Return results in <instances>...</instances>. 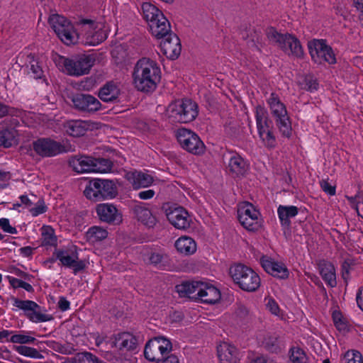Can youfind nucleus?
Segmentation results:
<instances>
[{
    "label": "nucleus",
    "mask_w": 363,
    "mask_h": 363,
    "mask_svg": "<svg viewBox=\"0 0 363 363\" xmlns=\"http://www.w3.org/2000/svg\"><path fill=\"white\" fill-rule=\"evenodd\" d=\"M132 77L135 89L149 92L154 91L159 84L161 70L155 60L143 57L135 64Z\"/></svg>",
    "instance_id": "1"
},
{
    "label": "nucleus",
    "mask_w": 363,
    "mask_h": 363,
    "mask_svg": "<svg viewBox=\"0 0 363 363\" xmlns=\"http://www.w3.org/2000/svg\"><path fill=\"white\" fill-rule=\"evenodd\" d=\"M142 11L150 32L155 38H163L172 33L169 21L155 5L145 2L142 5Z\"/></svg>",
    "instance_id": "2"
},
{
    "label": "nucleus",
    "mask_w": 363,
    "mask_h": 363,
    "mask_svg": "<svg viewBox=\"0 0 363 363\" xmlns=\"http://www.w3.org/2000/svg\"><path fill=\"white\" fill-rule=\"evenodd\" d=\"M53 61L61 72L73 76L86 74L94 64L95 57L84 55L74 59H68L59 55H53Z\"/></svg>",
    "instance_id": "3"
},
{
    "label": "nucleus",
    "mask_w": 363,
    "mask_h": 363,
    "mask_svg": "<svg viewBox=\"0 0 363 363\" xmlns=\"http://www.w3.org/2000/svg\"><path fill=\"white\" fill-rule=\"evenodd\" d=\"M229 276L235 284L245 291H255L260 286L259 274L251 267L243 264H235L229 268Z\"/></svg>",
    "instance_id": "4"
},
{
    "label": "nucleus",
    "mask_w": 363,
    "mask_h": 363,
    "mask_svg": "<svg viewBox=\"0 0 363 363\" xmlns=\"http://www.w3.org/2000/svg\"><path fill=\"white\" fill-rule=\"evenodd\" d=\"M69 165L72 169L81 174H106L111 171V161L89 155L75 156L70 159Z\"/></svg>",
    "instance_id": "5"
},
{
    "label": "nucleus",
    "mask_w": 363,
    "mask_h": 363,
    "mask_svg": "<svg viewBox=\"0 0 363 363\" xmlns=\"http://www.w3.org/2000/svg\"><path fill=\"white\" fill-rule=\"evenodd\" d=\"M81 41L86 45H96L107 37L105 23L102 20L82 19L78 23Z\"/></svg>",
    "instance_id": "6"
},
{
    "label": "nucleus",
    "mask_w": 363,
    "mask_h": 363,
    "mask_svg": "<svg viewBox=\"0 0 363 363\" xmlns=\"http://www.w3.org/2000/svg\"><path fill=\"white\" fill-rule=\"evenodd\" d=\"M165 115L172 121L179 123H189L198 115L197 104L191 99L177 100L169 104Z\"/></svg>",
    "instance_id": "7"
},
{
    "label": "nucleus",
    "mask_w": 363,
    "mask_h": 363,
    "mask_svg": "<svg viewBox=\"0 0 363 363\" xmlns=\"http://www.w3.org/2000/svg\"><path fill=\"white\" fill-rule=\"evenodd\" d=\"M49 23L59 38L66 45H72L81 40L74 26L65 17L52 15L49 18Z\"/></svg>",
    "instance_id": "8"
},
{
    "label": "nucleus",
    "mask_w": 363,
    "mask_h": 363,
    "mask_svg": "<svg viewBox=\"0 0 363 363\" xmlns=\"http://www.w3.org/2000/svg\"><path fill=\"white\" fill-rule=\"evenodd\" d=\"M240 223L248 231H257L262 227V218L259 210L252 203L244 201L238 206Z\"/></svg>",
    "instance_id": "9"
},
{
    "label": "nucleus",
    "mask_w": 363,
    "mask_h": 363,
    "mask_svg": "<svg viewBox=\"0 0 363 363\" xmlns=\"http://www.w3.org/2000/svg\"><path fill=\"white\" fill-rule=\"evenodd\" d=\"M257 132L262 145L272 149L276 147L277 140L268 124V113L264 107L257 106L255 108Z\"/></svg>",
    "instance_id": "10"
},
{
    "label": "nucleus",
    "mask_w": 363,
    "mask_h": 363,
    "mask_svg": "<svg viewBox=\"0 0 363 363\" xmlns=\"http://www.w3.org/2000/svg\"><path fill=\"white\" fill-rule=\"evenodd\" d=\"M176 136L179 144L184 150L196 155L204 154L206 146L194 132L186 128H181L177 130Z\"/></svg>",
    "instance_id": "11"
},
{
    "label": "nucleus",
    "mask_w": 363,
    "mask_h": 363,
    "mask_svg": "<svg viewBox=\"0 0 363 363\" xmlns=\"http://www.w3.org/2000/svg\"><path fill=\"white\" fill-rule=\"evenodd\" d=\"M171 342L164 337H157L146 344L145 357L150 362H159L172 350Z\"/></svg>",
    "instance_id": "12"
},
{
    "label": "nucleus",
    "mask_w": 363,
    "mask_h": 363,
    "mask_svg": "<svg viewBox=\"0 0 363 363\" xmlns=\"http://www.w3.org/2000/svg\"><path fill=\"white\" fill-rule=\"evenodd\" d=\"M308 48L313 61L318 64L336 62L335 55L324 40L313 39L308 42Z\"/></svg>",
    "instance_id": "13"
},
{
    "label": "nucleus",
    "mask_w": 363,
    "mask_h": 363,
    "mask_svg": "<svg viewBox=\"0 0 363 363\" xmlns=\"http://www.w3.org/2000/svg\"><path fill=\"white\" fill-rule=\"evenodd\" d=\"M125 178L135 190L163 183V180L157 177L154 172L147 170L128 172L125 174Z\"/></svg>",
    "instance_id": "14"
},
{
    "label": "nucleus",
    "mask_w": 363,
    "mask_h": 363,
    "mask_svg": "<svg viewBox=\"0 0 363 363\" xmlns=\"http://www.w3.org/2000/svg\"><path fill=\"white\" fill-rule=\"evenodd\" d=\"M54 256L56 259L60 261L61 264L72 267L75 271L82 269L84 267L83 262H78L77 248L72 244L56 250L54 252Z\"/></svg>",
    "instance_id": "15"
},
{
    "label": "nucleus",
    "mask_w": 363,
    "mask_h": 363,
    "mask_svg": "<svg viewBox=\"0 0 363 363\" xmlns=\"http://www.w3.org/2000/svg\"><path fill=\"white\" fill-rule=\"evenodd\" d=\"M169 222L177 229L186 230L192 222V218L188 211L182 207L169 208L166 211Z\"/></svg>",
    "instance_id": "16"
},
{
    "label": "nucleus",
    "mask_w": 363,
    "mask_h": 363,
    "mask_svg": "<svg viewBox=\"0 0 363 363\" xmlns=\"http://www.w3.org/2000/svg\"><path fill=\"white\" fill-rule=\"evenodd\" d=\"M96 212L99 218L105 223L119 225L122 223L123 216L116 206L109 203H99L96 207Z\"/></svg>",
    "instance_id": "17"
},
{
    "label": "nucleus",
    "mask_w": 363,
    "mask_h": 363,
    "mask_svg": "<svg viewBox=\"0 0 363 363\" xmlns=\"http://www.w3.org/2000/svg\"><path fill=\"white\" fill-rule=\"evenodd\" d=\"M260 264L267 274L278 279H284L289 275V272L283 262L269 256H262L260 258Z\"/></svg>",
    "instance_id": "18"
},
{
    "label": "nucleus",
    "mask_w": 363,
    "mask_h": 363,
    "mask_svg": "<svg viewBox=\"0 0 363 363\" xmlns=\"http://www.w3.org/2000/svg\"><path fill=\"white\" fill-rule=\"evenodd\" d=\"M160 50L168 59H177L182 51V45L179 37L173 33L164 37L160 43Z\"/></svg>",
    "instance_id": "19"
},
{
    "label": "nucleus",
    "mask_w": 363,
    "mask_h": 363,
    "mask_svg": "<svg viewBox=\"0 0 363 363\" xmlns=\"http://www.w3.org/2000/svg\"><path fill=\"white\" fill-rule=\"evenodd\" d=\"M223 160L227 164L228 171L235 176L242 175L248 169L247 161L237 152H226Z\"/></svg>",
    "instance_id": "20"
},
{
    "label": "nucleus",
    "mask_w": 363,
    "mask_h": 363,
    "mask_svg": "<svg viewBox=\"0 0 363 363\" xmlns=\"http://www.w3.org/2000/svg\"><path fill=\"white\" fill-rule=\"evenodd\" d=\"M221 294L219 289L211 281H201L197 299L206 303L214 304L220 299Z\"/></svg>",
    "instance_id": "21"
},
{
    "label": "nucleus",
    "mask_w": 363,
    "mask_h": 363,
    "mask_svg": "<svg viewBox=\"0 0 363 363\" xmlns=\"http://www.w3.org/2000/svg\"><path fill=\"white\" fill-rule=\"evenodd\" d=\"M99 128V124L90 121H69L65 125L66 133L74 137H79L85 134L88 130H93Z\"/></svg>",
    "instance_id": "22"
},
{
    "label": "nucleus",
    "mask_w": 363,
    "mask_h": 363,
    "mask_svg": "<svg viewBox=\"0 0 363 363\" xmlns=\"http://www.w3.org/2000/svg\"><path fill=\"white\" fill-rule=\"evenodd\" d=\"M33 145L34 151L43 157H52L61 152V146L59 143L51 139H38L33 142Z\"/></svg>",
    "instance_id": "23"
},
{
    "label": "nucleus",
    "mask_w": 363,
    "mask_h": 363,
    "mask_svg": "<svg viewBox=\"0 0 363 363\" xmlns=\"http://www.w3.org/2000/svg\"><path fill=\"white\" fill-rule=\"evenodd\" d=\"M74 106L79 110L86 112H94L101 108L100 101L89 94H77L72 97Z\"/></svg>",
    "instance_id": "24"
},
{
    "label": "nucleus",
    "mask_w": 363,
    "mask_h": 363,
    "mask_svg": "<svg viewBox=\"0 0 363 363\" xmlns=\"http://www.w3.org/2000/svg\"><path fill=\"white\" fill-rule=\"evenodd\" d=\"M217 354L220 363H238L240 360L237 348L228 342H223L218 345Z\"/></svg>",
    "instance_id": "25"
},
{
    "label": "nucleus",
    "mask_w": 363,
    "mask_h": 363,
    "mask_svg": "<svg viewBox=\"0 0 363 363\" xmlns=\"http://www.w3.org/2000/svg\"><path fill=\"white\" fill-rule=\"evenodd\" d=\"M177 252L184 256H191L197 251V243L194 238L188 235H182L174 242Z\"/></svg>",
    "instance_id": "26"
},
{
    "label": "nucleus",
    "mask_w": 363,
    "mask_h": 363,
    "mask_svg": "<svg viewBox=\"0 0 363 363\" xmlns=\"http://www.w3.org/2000/svg\"><path fill=\"white\" fill-rule=\"evenodd\" d=\"M98 182L100 200H110L116 197L118 185L116 181L98 178Z\"/></svg>",
    "instance_id": "27"
},
{
    "label": "nucleus",
    "mask_w": 363,
    "mask_h": 363,
    "mask_svg": "<svg viewBox=\"0 0 363 363\" xmlns=\"http://www.w3.org/2000/svg\"><path fill=\"white\" fill-rule=\"evenodd\" d=\"M281 47L286 53L295 57H301L303 52L298 38L289 33L285 34V38Z\"/></svg>",
    "instance_id": "28"
},
{
    "label": "nucleus",
    "mask_w": 363,
    "mask_h": 363,
    "mask_svg": "<svg viewBox=\"0 0 363 363\" xmlns=\"http://www.w3.org/2000/svg\"><path fill=\"white\" fill-rule=\"evenodd\" d=\"M19 62L22 63L23 66L30 67V69L34 78L40 79L43 75L42 67L39 65L38 60L34 55L29 54L26 55L25 53H21L18 57Z\"/></svg>",
    "instance_id": "29"
},
{
    "label": "nucleus",
    "mask_w": 363,
    "mask_h": 363,
    "mask_svg": "<svg viewBox=\"0 0 363 363\" xmlns=\"http://www.w3.org/2000/svg\"><path fill=\"white\" fill-rule=\"evenodd\" d=\"M287 357L289 363H308V356L305 348L297 343L289 347Z\"/></svg>",
    "instance_id": "30"
},
{
    "label": "nucleus",
    "mask_w": 363,
    "mask_h": 363,
    "mask_svg": "<svg viewBox=\"0 0 363 363\" xmlns=\"http://www.w3.org/2000/svg\"><path fill=\"white\" fill-rule=\"evenodd\" d=\"M201 282V281L182 282L176 286V289L182 297L195 298L197 299V294Z\"/></svg>",
    "instance_id": "31"
},
{
    "label": "nucleus",
    "mask_w": 363,
    "mask_h": 363,
    "mask_svg": "<svg viewBox=\"0 0 363 363\" xmlns=\"http://www.w3.org/2000/svg\"><path fill=\"white\" fill-rule=\"evenodd\" d=\"M7 114H10L12 116H21L22 118V121L25 123L28 126L33 125V123L30 120H33L35 115L32 113H25L20 110H16L14 108H9L6 106L0 103V117H3Z\"/></svg>",
    "instance_id": "32"
},
{
    "label": "nucleus",
    "mask_w": 363,
    "mask_h": 363,
    "mask_svg": "<svg viewBox=\"0 0 363 363\" xmlns=\"http://www.w3.org/2000/svg\"><path fill=\"white\" fill-rule=\"evenodd\" d=\"M320 273L325 283L334 287L336 284V274L334 266L329 262H322L320 264Z\"/></svg>",
    "instance_id": "33"
},
{
    "label": "nucleus",
    "mask_w": 363,
    "mask_h": 363,
    "mask_svg": "<svg viewBox=\"0 0 363 363\" xmlns=\"http://www.w3.org/2000/svg\"><path fill=\"white\" fill-rule=\"evenodd\" d=\"M120 89L113 83H107L99 91V97L105 102L112 101L116 99L119 95Z\"/></svg>",
    "instance_id": "34"
},
{
    "label": "nucleus",
    "mask_w": 363,
    "mask_h": 363,
    "mask_svg": "<svg viewBox=\"0 0 363 363\" xmlns=\"http://www.w3.org/2000/svg\"><path fill=\"white\" fill-rule=\"evenodd\" d=\"M135 213L138 220L146 226L151 228L155 225L156 219L147 208L137 206L135 208Z\"/></svg>",
    "instance_id": "35"
},
{
    "label": "nucleus",
    "mask_w": 363,
    "mask_h": 363,
    "mask_svg": "<svg viewBox=\"0 0 363 363\" xmlns=\"http://www.w3.org/2000/svg\"><path fill=\"white\" fill-rule=\"evenodd\" d=\"M267 101L272 114L277 118L287 115L285 106L280 101L279 96L276 94L272 93Z\"/></svg>",
    "instance_id": "36"
},
{
    "label": "nucleus",
    "mask_w": 363,
    "mask_h": 363,
    "mask_svg": "<svg viewBox=\"0 0 363 363\" xmlns=\"http://www.w3.org/2000/svg\"><path fill=\"white\" fill-rule=\"evenodd\" d=\"M298 208L294 206H279L277 209L279 218L282 225H289L290 220L298 214Z\"/></svg>",
    "instance_id": "37"
},
{
    "label": "nucleus",
    "mask_w": 363,
    "mask_h": 363,
    "mask_svg": "<svg viewBox=\"0 0 363 363\" xmlns=\"http://www.w3.org/2000/svg\"><path fill=\"white\" fill-rule=\"evenodd\" d=\"M332 318L334 325L338 331L342 333L348 332L350 329V323L347 316L343 315L341 311L334 309L332 313Z\"/></svg>",
    "instance_id": "38"
},
{
    "label": "nucleus",
    "mask_w": 363,
    "mask_h": 363,
    "mask_svg": "<svg viewBox=\"0 0 363 363\" xmlns=\"http://www.w3.org/2000/svg\"><path fill=\"white\" fill-rule=\"evenodd\" d=\"M107 236L108 231L100 226L91 227L86 233V239L91 244L99 242L106 239Z\"/></svg>",
    "instance_id": "39"
},
{
    "label": "nucleus",
    "mask_w": 363,
    "mask_h": 363,
    "mask_svg": "<svg viewBox=\"0 0 363 363\" xmlns=\"http://www.w3.org/2000/svg\"><path fill=\"white\" fill-rule=\"evenodd\" d=\"M136 345V338L129 333H123L116 336L115 345L119 349L132 350Z\"/></svg>",
    "instance_id": "40"
},
{
    "label": "nucleus",
    "mask_w": 363,
    "mask_h": 363,
    "mask_svg": "<svg viewBox=\"0 0 363 363\" xmlns=\"http://www.w3.org/2000/svg\"><path fill=\"white\" fill-rule=\"evenodd\" d=\"M84 194L86 199L91 201H100L98 178L92 179L87 183L84 190Z\"/></svg>",
    "instance_id": "41"
},
{
    "label": "nucleus",
    "mask_w": 363,
    "mask_h": 363,
    "mask_svg": "<svg viewBox=\"0 0 363 363\" xmlns=\"http://www.w3.org/2000/svg\"><path fill=\"white\" fill-rule=\"evenodd\" d=\"M57 237L52 228L48 225L43 226L41 228V242L44 246H55L57 245Z\"/></svg>",
    "instance_id": "42"
},
{
    "label": "nucleus",
    "mask_w": 363,
    "mask_h": 363,
    "mask_svg": "<svg viewBox=\"0 0 363 363\" xmlns=\"http://www.w3.org/2000/svg\"><path fill=\"white\" fill-rule=\"evenodd\" d=\"M277 123L281 135L288 138H290L292 135V128L289 116L286 115L277 118Z\"/></svg>",
    "instance_id": "43"
},
{
    "label": "nucleus",
    "mask_w": 363,
    "mask_h": 363,
    "mask_svg": "<svg viewBox=\"0 0 363 363\" xmlns=\"http://www.w3.org/2000/svg\"><path fill=\"white\" fill-rule=\"evenodd\" d=\"M29 334L30 333L24 331L18 334L12 333L10 335L9 342L21 345L33 343L35 342V339Z\"/></svg>",
    "instance_id": "44"
},
{
    "label": "nucleus",
    "mask_w": 363,
    "mask_h": 363,
    "mask_svg": "<svg viewBox=\"0 0 363 363\" xmlns=\"http://www.w3.org/2000/svg\"><path fill=\"white\" fill-rule=\"evenodd\" d=\"M75 363H105L90 352H85L78 353L74 357Z\"/></svg>",
    "instance_id": "45"
},
{
    "label": "nucleus",
    "mask_w": 363,
    "mask_h": 363,
    "mask_svg": "<svg viewBox=\"0 0 363 363\" xmlns=\"http://www.w3.org/2000/svg\"><path fill=\"white\" fill-rule=\"evenodd\" d=\"M16 142V135L13 130H6L0 132V145L9 147Z\"/></svg>",
    "instance_id": "46"
},
{
    "label": "nucleus",
    "mask_w": 363,
    "mask_h": 363,
    "mask_svg": "<svg viewBox=\"0 0 363 363\" xmlns=\"http://www.w3.org/2000/svg\"><path fill=\"white\" fill-rule=\"evenodd\" d=\"M15 350L20 354L35 359H40L42 357L40 353L35 348L27 347L25 345L15 346Z\"/></svg>",
    "instance_id": "47"
},
{
    "label": "nucleus",
    "mask_w": 363,
    "mask_h": 363,
    "mask_svg": "<svg viewBox=\"0 0 363 363\" xmlns=\"http://www.w3.org/2000/svg\"><path fill=\"white\" fill-rule=\"evenodd\" d=\"M301 89L313 91L318 89V83L311 77H301L297 82Z\"/></svg>",
    "instance_id": "48"
},
{
    "label": "nucleus",
    "mask_w": 363,
    "mask_h": 363,
    "mask_svg": "<svg viewBox=\"0 0 363 363\" xmlns=\"http://www.w3.org/2000/svg\"><path fill=\"white\" fill-rule=\"evenodd\" d=\"M342 363H363V356L357 350H348L344 354Z\"/></svg>",
    "instance_id": "49"
},
{
    "label": "nucleus",
    "mask_w": 363,
    "mask_h": 363,
    "mask_svg": "<svg viewBox=\"0 0 363 363\" xmlns=\"http://www.w3.org/2000/svg\"><path fill=\"white\" fill-rule=\"evenodd\" d=\"M265 306L268 311H269L273 315L284 318L282 313L278 306V303L271 297L265 298Z\"/></svg>",
    "instance_id": "50"
},
{
    "label": "nucleus",
    "mask_w": 363,
    "mask_h": 363,
    "mask_svg": "<svg viewBox=\"0 0 363 363\" xmlns=\"http://www.w3.org/2000/svg\"><path fill=\"white\" fill-rule=\"evenodd\" d=\"M14 306L23 311H25L26 315L33 310V309H37L38 305L30 301H20V300H16L14 303Z\"/></svg>",
    "instance_id": "51"
},
{
    "label": "nucleus",
    "mask_w": 363,
    "mask_h": 363,
    "mask_svg": "<svg viewBox=\"0 0 363 363\" xmlns=\"http://www.w3.org/2000/svg\"><path fill=\"white\" fill-rule=\"evenodd\" d=\"M28 210L33 216H38L47 211V206L43 200H38L33 203Z\"/></svg>",
    "instance_id": "52"
},
{
    "label": "nucleus",
    "mask_w": 363,
    "mask_h": 363,
    "mask_svg": "<svg viewBox=\"0 0 363 363\" xmlns=\"http://www.w3.org/2000/svg\"><path fill=\"white\" fill-rule=\"evenodd\" d=\"M267 36L272 42L277 43L281 46L285 38V34L279 33L274 28L267 30Z\"/></svg>",
    "instance_id": "53"
},
{
    "label": "nucleus",
    "mask_w": 363,
    "mask_h": 363,
    "mask_svg": "<svg viewBox=\"0 0 363 363\" xmlns=\"http://www.w3.org/2000/svg\"><path fill=\"white\" fill-rule=\"evenodd\" d=\"M27 316L29 318V319L35 323H39V322H45L50 320V318L48 315L45 314H41L39 312L36 311V309H33L28 315Z\"/></svg>",
    "instance_id": "54"
},
{
    "label": "nucleus",
    "mask_w": 363,
    "mask_h": 363,
    "mask_svg": "<svg viewBox=\"0 0 363 363\" xmlns=\"http://www.w3.org/2000/svg\"><path fill=\"white\" fill-rule=\"evenodd\" d=\"M10 283L15 288H18V287L23 288L28 291H31L33 289L32 286L30 284H29L22 280H20L18 279L11 278Z\"/></svg>",
    "instance_id": "55"
},
{
    "label": "nucleus",
    "mask_w": 363,
    "mask_h": 363,
    "mask_svg": "<svg viewBox=\"0 0 363 363\" xmlns=\"http://www.w3.org/2000/svg\"><path fill=\"white\" fill-rule=\"evenodd\" d=\"M0 227L6 233L11 234H14L16 233V228L10 225V222L8 218H3L0 219Z\"/></svg>",
    "instance_id": "56"
},
{
    "label": "nucleus",
    "mask_w": 363,
    "mask_h": 363,
    "mask_svg": "<svg viewBox=\"0 0 363 363\" xmlns=\"http://www.w3.org/2000/svg\"><path fill=\"white\" fill-rule=\"evenodd\" d=\"M150 259L152 263L158 264L167 261V255L160 252H155L151 255Z\"/></svg>",
    "instance_id": "57"
},
{
    "label": "nucleus",
    "mask_w": 363,
    "mask_h": 363,
    "mask_svg": "<svg viewBox=\"0 0 363 363\" xmlns=\"http://www.w3.org/2000/svg\"><path fill=\"white\" fill-rule=\"evenodd\" d=\"M320 186L322 189L329 195H334L335 194V186L328 181L323 180L320 182Z\"/></svg>",
    "instance_id": "58"
},
{
    "label": "nucleus",
    "mask_w": 363,
    "mask_h": 363,
    "mask_svg": "<svg viewBox=\"0 0 363 363\" xmlns=\"http://www.w3.org/2000/svg\"><path fill=\"white\" fill-rule=\"evenodd\" d=\"M155 195V191L153 189H147L145 191H140L138 193V198L142 200H148L151 199Z\"/></svg>",
    "instance_id": "59"
},
{
    "label": "nucleus",
    "mask_w": 363,
    "mask_h": 363,
    "mask_svg": "<svg viewBox=\"0 0 363 363\" xmlns=\"http://www.w3.org/2000/svg\"><path fill=\"white\" fill-rule=\"evenodd\" d=\"M12 334V331L7 330H0V342H9L10 335Z\"/></svg>",
    "instance_id": "60"
},
{
    "label": "nucleus",
    "mask_w": 363,
    "mask_h": 363,
    "mask_svg": "<svg viewBox=\"0 0 363 363\" xmlns=\"http://www.w3.org/2000/svg\"><path fill=\"white\" fill-rule=\"evenodd\" d=\"M160 362L161 363H180L178 357L175 354L167 355Z\"/></svg>",
    "instance_id": "61"
},
{
    "label": "nucleus",
    "mask_w": 363,
    "mask_h": 363,
    "mask_svg": "<svg viewBox=\"0 0 363 363\" xmlns=\"http://www.w3.org/2000/svg\"><path fill=\"white\" fill-rule=\"evenodd\" d=\"M69 305V302L64 297H61L58 301V306L62 311L68 310Z\"/></svg>",
    "instance_id": "62"
},
{
    "label": "nucleus",
    "mask_w": 363,
    "mask_h": 363,
    "mask_svg": "<svg viewBox=\"0 0 363 363\" xmlns=\"http://www.w3.org/2000/svg\"><path fill=\"white\" fill-rule=\"evenodd\" d=\"M357 9L360 12V20L363 24V0H354Z\"/></svg>",
    "instance_id": "63"
},
{
    "label": "nucleus",
    "mask_w": 363,
    "mask_h": 363,
    "mask_svg": "<svg viewBox=\"0 0 363 363\" xmlns=\"http://www.w3.org/2000/svg\"><path fill=\"white\" fill-rule=\"evenodd\" d=\"M356 299L358 306L363 311V288L359 290Z\"/></svg>",
    "instance_id": "64"
}]
</instances>
